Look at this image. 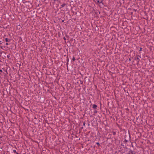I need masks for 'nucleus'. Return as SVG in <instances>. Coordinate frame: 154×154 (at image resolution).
Here are the masks:
<instances>
[{
	"label": "nucleus",
	"instance_id": "0eeeda50",
	"mask_svg": "<svg viewBox=\"0 0 154 154\" xmlns=\"http://www.w3.org/2000/svg\"><path fill=\"white\" fill-rule=\"evenodd\" d=\"M13 152H14V153H17V152H16V150H13Z\"/></svg>",
	"mask_w": 154,
	"mask_h": 154
},
{
	"label": "nucleus",
	"instance_id": "1a4fd4ad",
	"mask_svg": "<svg viewBox=\"0 0 154 154\" xmlns=\"http://www.w3.org/2000/svg\"><path fill=\"white\" fill-rule=\"evenodd\" d=\"M142 48H140V50L139 51H141V50H142Z\"/></svg>",
	"mask_w": 154,
	"mask_h": 154
},
{
	"label": "nucleus",
	"instance_id": "f257e3e1",
	"mask_svg": "<svg viewBox=\"0 0 154 154\" xmlns=\"http://www.w3.org/2000/svg\"><path fill=\"white\" fill-rule=\"evenodd\" d=\"M128 154H135V153L134 151L130 150V151H129Z\"/></svg>",
	"mask_w": 154,
	"mask_h": 154
},
{
	"label": "nucleus",
	"instance_id": "2eb2a0df",
	"mask_svg": "<svg viewBox=\"0 0 154 154\" xmlns=\"http://www.w3.org/2000/svg\"><path fill=\"white\" fill-rule=\"evenodd\" d=\"M125 141H127V140H125Z\"/></svg>",
	"mask_w": 154,
	"mask_h": 154
},
{
	"label": "nucleus",
	"instance_id": "f03ea898",
	"mask_svg": "<svg viewBox=\"0 0 154 154\" xmlns=\"http://www.w3.org/2000/svg\"><path fill=\"white\" fill-rule=\"evenodd\" d=\"M97 107V106L95 104H93V108L94 109H96Z\"/></svg>",
	"mask_w": 154,
	"mask_h": 154
},
{
	"label": "nucleus",
	"instance_id": "dca6fc26",
	"mask_svg": "<svg viewBox=\"0 0 154 154\" xmlns=\"http://www.w3.org/2000/svg\"><path fill=\"white\" fill-rule=\"evenodd\" d=\"M137 59H138L139 58H138V57H137Z\"/></svg>",
	"mask_w": 154,
	"mask_h": 154
},
{
	"label": "nucleus",
	"instance_id": "6e6552de",
	"mask_svg": "<svg viewBox=\"0 0 154 154\" xmlns=\"http://www.w3.org/2000/svg\"><path fill=\"white\" fill-rule=\"evenodd\" d=\"M85 122L83 123V125L84 126H85Z\"/></svg>",
	"mask_w": 154,
	"mask_h": 154
},
{
	"label": "nucleus",
	"instance_id": "39448f33",
	"mask_svg": "<svg viewBox=\"0 0 154 154\" xmlns=\"http://www.w3.org/2000/svg\"><path fill=\"white\" fill-rule=\"evenodd\" d=\"M72 60H73V61H75V58L74 57H73V58L72 59Z\"/></svg>",
	"mask_w": 154,
	"mask_h": 154
},
{
	"label": "nucleus",
	"instance_id": "4468645a",
	"mask_svg": "<svg viewBox=\"0 0 154 154\" xmlns=\"http://www.w3.org/2000/svg\"><path fill=\"white\" fill-rule=\"evenodd\" d=\"M63 21H64V20H63L62 21V22H63Z\"/></svg>",
	"mask_w": 154,
	"mask_h": 154
},
{
	"label": "nucleus",
	"instance_id": "423d86ee",
	"mask_svg": "<svg viewBox=\"0 0 154 154\" xmlns=\"http://www.w3.org/2000/svg\"><path fill=\"white\" fill-rule=\"evenodd\" d=\"M96 144L99 146H100V143L98 142L96 143Z\"/></svg>",
	"mask_w": 154,
	"mask_h": 154
},
{
	"label": "nucleus",
	"instance_id": "f8f14e48",
	"mask_svg": "<svg viewBox=\"0 0 154 154\" xmlns=\"http://www.w3.org/2000/svg\"><path fill=\"white\" fill-rule=\"evenodd\" d=\"M6 45H8V43H6Z\"/></svg>",
	"mask_w": 154,
	"mask_h": 154
},
{
	"label": "nucleus",
	"instance_id": "7ed1b4c3",
	"mask_svg": "<svg viewBox=\"0 0 154 154\" xmlns=\"http://www.w3.org/2000/svg\"><path fill=\"white\" fill-rule=\"evenodd\" d=\"M66 5V4L65 3H63L61 5V8H63L64 7L65 5Z\"/></svg>",
	"mask_w": 154,
	"mask_h": 154
},
{
	"label": "nucleus",
	"instance_id": "9b49d317",
	"mask_svg": "<svg viewBox=\"0 0 154 154\" xmlns=\"http://www.w3.org/2000/svg\"><path fill=\"white\" fill-rule=\"evenodd\" d=\"M97 2L99 3H101V2H100L99 1H98Z\"/></svg>",
	"mask_w": 154,
	"mask_h": 154
},
{
	"label": "nucleus",
	"instance_id": "20e7f679",
	"mask_svg": "<svg viewBox=\"0 0 154 154\" xmlns=\"http://www.w3.org/2000/svg\"><path fill=\"white\" fill-rule=\"evenodd\" d=\"M5 40L6 42H9L10 41V40L8 39L7 38H5Z\"/></svg>",
	"mask_w": 154,
	"mask_h": 154
},
{
	"label": "nucleus",
	"instance_id": "9d476101",
	"mask_svg": "<svg viewBox=\"0 0 154 154\" xmlns=\"http://www.w3.org/2000/svg\"><path fill=\"white\" fill-rule=\"evenodd\" d=\"M0 72H2V70L1 69L0 70Z\"/></svg>",
	"mask_w": 154,
	"mask_h": 154
},
{
	"label": "nucleus",
	"instance_id": "ddd939ff",
	"mask_svg": "<svg viewBox=\"0 0 154 154\" xmlns=\"http://www.w3.org/2000/svg\"><path fill=\"white\" fill-rule=\"evenodd\" d=\"M64 39L65 40V39H66V38H65V37H64Z\"/></svg>",
	"mask_w": 154,
	"mask_h": 154
}]
</instances>
